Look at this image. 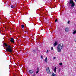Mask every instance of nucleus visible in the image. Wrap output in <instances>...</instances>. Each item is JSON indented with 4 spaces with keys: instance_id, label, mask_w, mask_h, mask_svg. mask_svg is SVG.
<instances>
[{
    "instance_id": "nucleus-13",
    "label": "nucleus",
    "mask_w": 76,
    "mask_h": 76,
    "mask_svg": "<svg viewBox=\"0 0 76 76\" xmlns=\"http://www.w3.org/2000/svg\"><path fill=\"white\" fill-rule=\"evenodd\" d=\"M11 7L12 9V8H15V7L14 6H13V5H12L11 6Z\"/></svg>"
},
{
    "instance_id": "nucleus-16",
    "label": "nucleus",
    "mask_w": 76,
    "mask_h": 76,
    "mask_svg": "<svg viewBox=\"0 0 76 76\" xmlns=\"http://www.w3.org/2000/svg\"><path fill=\"white\" fill-rule=\"evenodd\" d=\"M59 65L60 66H62L63 65V63H60L59 64Z\"/></svg>"
},
{
    "instance_id": "nucleus-7",
    "label": "nucleus",
    "mask_w": 76,
    "mask_h": 76,
    "mask_svg": "<svg viewBox=\"0 0 76 76\" xmlns=\"http://www.w3.org/2000/svg\"><path fill=\"white\" fill-rule=\"evenodd\" d=\"M65 30L66 32H69V28H68L67 27L65 28Z\"/></svg>"
},
{
    "instance_id": "nucleus-20",
    "label": "nucleus",
    "mask_w": 76,
    "mask_h": 76,
    "mask_svg": "<svg viewBox=\"0 0 76 76\" xmlns=\"http://www.w3.org/2000/svg\"><path fill=\"white\" fill-rule=\"evenodd\" d=\"M56 57H53V60H54V59H56Z\"/></svg>"
},
{
    "instance_id": "nucleus-1",
    "label": "nucleus",
    "mask_w": 76,
    "mask_h": 76,
    "mask_svg": "<svg viewBox=\"0 0 76 76\" xmlns=\"http://www.w3.org/2000/svg\"><path fill=\"white\" fill-rule=\"evenodd\" d=\"M64 46L63 44L62 43L59 44L57 47V50L58 52H59V53L61 52V49H63Z\"/></svg>"
},
{
    "instance_id": "nucleus-6",
    "label": "nucleus",
    "mask_w": 76,
    "mask_h": 76,
    "mask_svg": "<svg viewBox=\"0 0 76 76\" xmlns=\"http://www.w3.org/2000/svg\"><path fill=\"white\" fill-rule=\"evenodd\" d=\"M29 72H30V73L31 74H32V73H34V70L32 69L30 70H29Z\"/></svg>"
},
{
    "instance_id": "nucleus-10",
    "label": "nucleus",
    "mask_w": 76,
    "mask_h": 76,
    "mask_svg": "<svg viewBox=\"0 0 76 76\" xmlns=\"http://www.w3.org/2000/svg\"><path fill=\"white\" fill-rule=\"evenodd\" d=\"M76 33V30H74V31L73 32V35H75V34Z\"/></svg>"
},
{
    "instance_id": "nucleus-28",
    "label": "nucleus",
    "mask_w": 76,
    "mask_h": 76,
    "mask_svg": "<svg viewBox=\"0 0 76 76\" xmlns=\"http://www.w3.org/2000/svg\"><path fill=\"white\" fill-rule=\"evenodd\" d=\"M45 61V62H46L47 63H48V62H47V61Z\"/></svg>"
},
{
    "instance_id": "nucleus-8",
    "label": "nucleus",
    "mask_w": 76,
    "mask_h": 76,
    "mask_svg": "<svg viewBox=\"0 0 76 76\" xmlns=\"http://www.w3.org/2000/svg\"><path fill=\"white\" fill-rule=\"evenodd\" d=\"M57 45V42H56L54 44H53V45L54 47H55V46H56Z\"/></svg>"
},
{
    "instance_id": "nucleus-15",
    "label": "nucleus",
    "mask_w": 76,
    "mask_h": 76,
    "mask_svg": "<svg viewBox=\"0 0 76 76\" xmlns=\"http://www.w3.org/2000/svg\"><path fill=\"white\" fill-rule=\"evenodd\" d=\"M33 51L34 52V53H36L37 50H33Z\"/></svg>"
},
{
    "instance_id": "nucleus-3",
    "label": "nucleus",
    "mask_w": 76,
    "mask_h": 76,
    "mask_svg": "<svg viewBox=\"0 0 76 76\" xmlns=\"http://www.w3.org/2000/svg\"><path fill=\"white\" fill-rule=\"evenodd\" d=\"M6 51L7 52L9 53H12V50L11 48H7L6 49Z\"/></svg>"
},
{
    "instance_id": "nucleus-18",
    "label": "nucleus",
    "mask_w": 76,
    "mask_h": 76,
    "mask_svg": "<svg viewBox=\"0 0 76 76\" xmlns=\"http://www.w3.org/2000/svg\"><path fill=\"white\" fill-rule=\"evenodd\" d=\"M21 27L22 28H24V25H21Z\"/></svg>"
},
{
    "instance_id": "nucleus-22",
    "label": "nucleus",
    "mask_w": 76,
    "mask_h": 76,
    "mask_svg": "<svg viewBox=\"0 0 76 76\" xmlns=\"http://www.w3.org/2000/svg\"><path fill=\"white\" fill-rule=\"evenodd\" d=\"M67 23L68 24H69V23H70V21H68Z\"/></svg>"
},
{
    "instance_id": "nucleus-25",
    "label": "nucleus",
    "mask_w": 76,
    "mask_h": 76,
    "mask_svg": "<svg viewBox=\"0 0 76 76\" xmlns=\"http://www.w3.org/2000/svg\"><path fill=\"white\" fill-rule=\"evenodd\" d=\"M41 57L42 58H43V57H42V56H41Z\"/></svg>"
},
{
    "instance_id": "nucleus-9",
    "label": "nucleus",
    "mask_w": 76,
    "mask_h": 76,
    "mask_svg": "<svg viewBox=\"0 0 76 76\" xmlns=\"http://www.w3.org/2000/svg\"><path fill=\"white\" fill-rule=\"evenodd\" d=\"M4 44L5 45V47H8V45L7 44V43H4Z\"/></svg>"
},
{
    "instance_id": "nucleus-4",
    "label": "nucleus",
    "mask_w": 76,
    "mask_h": 76,
    "mask_svg": "<svg viewBox=\"0 0 76 76\" xmlns=\"http://www.w3.org/2000/svg\"><path fill=\"white\" fill-rule=\"evenodd\" d=\"M48 72L47 71H48ZM46 71H47V72L48 73H51V72H50V68H47V69H46Z\"/></svg>"
},
{
    "instance_id": "nucleus-27",
    "label": "nucleus",
    "mask_w": 76,
    "mask_h": 76,
    "mask_svg": "<svg viewBox=\"0 0 76 76\" xmlns=\"http://www.w3.org/2000/svg\"><path fill=\"white\" fill-rule=\"evenodd\" d=\"M37 71H39V68H37Z\"/></svg>"
},
{
    "instance_id": "nucleus-26",
    "label": "nucleus",
    "mask_w": 76,
    "mask_h": 76,
    "mask_svg": "<svg viewBox=\"0 0 76 76\" xmlns=\"http://www.w3.org/2000/svg\"><path fill=\"white\" fill-rule=\"evenodd\" d=\"M75 42H76V38L75 39Z\"/></svg>"
},
{
    "instance_id": "nucleus-21",
    "label": "nucleus",
    "mask_w": 76,
    "mask_h": 76,
    "mask_svg": "<svg viewBox=\"0 0 76 76\" xmlns=\"http://www.w3.org/2000/svg\"><path fill=\"white\" fill-rule=\"evenodd\" d=\"M51 50H53V47H52L51 48Z\"/></svg>"
},
{
    "instance_id": "nucleus-19",
    "label": "nucleus",
    "mask_w": 76,
    "mask_h": 76,
    "mask_svg": "<svg viewBox=\"0 0 76 76\" xmlns=\"http://www.w3.org/2000/svg\"><path fill=\"white\" fill-rule=\"evenodd\" d=\"M57 21V19H56V20H55V22H56Z\"/></svg>"
},
{
    "instance_id": "nucleus-24",
    "label": "nucleus",
    "mask_w": 76,
    "mask_h": 76,
    "mask_svg": "<svg viewBox=\"0 0 76 76\" xmlns=\"http://www.w3.org/2000/svg\"><path fill=\"white\" fill-rule=\"evenodd\" d=\"M39 71H37L36 72V73H38V72Z\"/></svg>"
},
{
    "instance_id": "nucleus-12",
    "label": "nucleus",
    "mask_w": 76,
    "mask_h": 76,
    "mask_svg": "<svg viewBox=\"0 0 76 76\" xmlns=\"http://www.w3.org/2000/svg\"><path fill=\"white\" fill-rule=\"evenodd\" d=\"M52 75V76H56V75L54 73H53Z\"/></svg>"
},
{
    "instance_id": "nucleus-2",
    "label": "nucleus",
    "mask_w": 76,
    "mask_h": 76,
    "mask_svg": "<svg viewBox=\"0 0 76 76\" xmlns=\"http://www.w3.org/2000/svg\"><path fill=\"white\" fill-rule=\"evenodd\" d=\"M69 4H71V7H74L75 6V2H73V0H70L69 1Z\"/></svg>"
},
{
    "instance_id": "nucleus-29",
    "label": "nucleus",
    "mask_w": 76,
    "mask_h": 76,
    "mask_svg": "<svg viewBox=\"0 0 76 76\" xmlns=\"http://www.w3.org/2000/svg\"><path fill=\"white\" fill-rule=\"evenodd\" d=\"M24 32H25V31H24Z\"/></svg>"
},
{
    "instance_id": "nucleus-5",
    "label": "nucleus",
    "mask_w": 76,
    "mask_h": 76,
    "mask_svg": "<svg viewBox=\"0 0 76 76\" xmlns=\"http://www.w3.org/2000/svg\"><path fill=\"white\" fill-rule=\"evenodd\" d=\"M10 41L11 42H12L13 43H14V42H15V40H14V39H13V38H11Z\"/></svg>"
},
{
    "instance_id": "nucleus-17",
    "label": "nucleus",
    "mask_w": 76,
    "mask_h": 76,
    "mask_svg": "<svg viewBox=\"0 0 76 76\" xmlns=\"http://www.w3.org/2000/svg\"><path fill=\"white\" fill-rule=\"evenodd\" d=\"M45 61H47V57H46V58H45Z\"/></svg>"
},
{
    "instance_id": "nucleus-11",
    "label": "nucleus",
    "mask_w": 76,
    "mask_h": 76,
    "mask_svg": "<svg viewBox=\"0 0 76 76\" xmlns=\"http://www.w3.org/2000/svg\"><path fill=\"white\" fill-rule=\"evenodd\" d=\"M57 69V67H55L54 71L55 72V73H56V70Z\"/></svg>"
},
{
    "instance_id": "nucleus-23",
    "label": "nucleus",
    "mask_w": 76,
    "mask_h": 76,
    "mask_svg": "<svg viewBox=\"0 0 76 76\" xmlns=\"http://www.w3.org/2000/svg\"><path fill=\"white\" fill-rule=\"evenodd\" d=\"M48 50H47V51H46V53H48Z\"/></svg>"
},
{
    "instance_id": "nucleus-14",
    "label": "nucleus",
    "mask_w": 76,
    "mask_h": 76,
    "mask_svg": "<svg viewBox=\"0 0 76 76\" xmlns=\"http://www.w3.org/2000/svg\"><path fill=\"white\" fill-rule=\"evenodd\" d=\"M12 48V47H11V46H10V45H8V48Z\"/></svg>"
}]
</instances>
